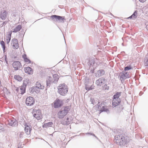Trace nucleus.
Masks as SVG:
<instances>
[{"label":"nucleus","instance_id":"f257e3e1","mask_svg":"<svg viewBox=\"0 0 148 148\" xmlns=\"http://www.w3.org/2000/svg\"><path fill=\"white\" fill-rule=\"evenodd\" d=\"M115 142L120 146H124L127 143L125 137L122 135H117L114 137Z\"/></svg>","mask_w":148,"mask_h":148},{"label":"nucleus","instance_id":"f03ea898","mask_svg":"<svg viewBox=\"0 0 148 148\" xmlns=\"http://www.w3.org/2000/svg\"><path fill=\"white\" fill-rule=\"evenodd\" d=\"M58 92L62 96H65L68 91V86L64 83L60 84L58 87Z\"/></svg>","mask_w":148,"mask_h":148},{"label":"nucleus","instance_id":"7ed1b4c3","mask_svg":"<svg viewBox=\"0 0 148 148\" xmlns=\"http://www.w3.org/2000/svg\"><path fill=\"white\" fill-rule=\"evenodd\" d=\"M121 92H117L114 95L112 98V107L113 108L118 105L121 101V99L119 97L121 96Z\"/></svg>","mask_w":148,"mask_h":148},{"label":"nucleus","instance_id":"20e7f679","mask_svg":"<svg viewBox=\"0 0 148 148\" xmlns=\"http://www.w3.org/2000/svg\"><path fill=\"white\" fill-rule=\"evenodd\" d=\"M70 110L69 107L67 106L65 107L63 110L62 109L58 113V117L60 119H62L68 113Z\"/></svg>","mask_w":148,"mask_h":148},{"label":"nucleus","instance_id":"39448f33","mask_svg":"<svg viewBox=\"0 0 148 148\" xmlns=\"http://www.w3.org/2000/svg\"><path fill=\"white\" fill-rule=\"evenodd\" d=\"M98 109L99 110L100 113L103 112H106L107 113H109L110 111L108 108V107L105 106L103 103H102L98 105Z\"/></svg>","mask_w":148,"mask_h":148},{"label":"nucleus","instance_id":"423d86ee","mask_svg":"<svg viewBox=\"0 0 148 148\" xmlns=\"http://www.w3.org/2000/svg\"><path fill=\"white\" fill-rule=\"evenodd\" d=\"M32 113L34 117L37 120H40L41 119V113L40 110L34 109L33 110Z\"/></svg>","mask_w":148,"mask_h":148},{"label":"nucleus","instance_id":"0eeeda50","mask_svg":"<svg viewBox=\"0 0 148 148\" xmlns=\"http://www.w3.org/2000/svg\"><path fill=\"white\" fill-rule=\"evenodd\" d=\"M35 103V100L34 98L31 97H27L26 100V104L28 106L33 105Z\"/></svg>","mask_w":148,"mask_h":148},{"label":"nucleus","instance_id":"6e6552de","mask_svg":"<svg viewBox=\"0 0 148 148\" xmlns=\"http://www.w3.org/2000/svg\"><path fill=\"white\" fill-rule=\"evenodd\" d=\"M24 125L25 126V130L26 134L28 135H30L32 130L31 125L29 123H25Z\"/></svg>","mask_w":148,"mask_h":148},{"label":"nucleus","instance_id":"1a4fd4ad","mask_svg":"<svg viewBox=\"0 0 148 148\" xmlns=\"http://www.w3.org/2000/svg\"><path fill=\"white\" fill-rule=\"evenodd\" d=\"M11 42V45L14 48L16 49L18 48L19 47L18 44V40L16 39H12Z\"/></svg>","mask_w":148,"mask_h":148},{"label":"nucleus","instance_id":"9d476101","mask_svg":"<svg viewBox=\"0 0 148 148\" xmlns=\"http://www.w3.org/2000/svg\"><path fill=\"white\" fill-rule=\"evenodd\" d=\"M64 104V101L63 100L60 99L58 98L56 99V108H60L62 107Z\"/></svg>","mask_w":148,"mask_h":148},{"label":"nucleus","instance_id":"9b49d317","mask_svg":"<svg viewBox=\"0 0 148 148\" xmlns=\"http://www.w3.org/2000/svg\"><path fill=\"white\" fill-rule=\"evenodd\" d=\"M7 12L6 11L3 10L0 13V18L3 20H5L7 16Z\"/></svg>","mask_w":148,"mask_h":148},{"label":"nucleus","instance_id":"f8f14e48","mask_svg":"<svg viewBox=\"0 0 148 148\" xmlns=\"http://www.w3.org/2000/svg\"><path fill=\"white\" fill-rule=\"evenodd\" d=\"M105 81H106V80L104 77H102L96 81V84L97 86H101L102 84L104 83Z\"/></svg>","mask_w":148,"mask_h":148},{"label":"nucleus","instance_id":"ddd939ff","mask_svg":"<svg viewBox=\"0 0 148 148\" xmlns=\"http://www.w3.org/2000/svg\"><path fill=\"white\" fill-rule=\"evenodd\" d=\"M16 90L18 94L23 95L25 92V87H22V86H21V87L17 88Z\"/></svg>","mask_w":148,"mask_h":148},{"label":"nucleus","instance_id":"4468645a","mask_svg":"<svg viewBox=\"0 0 148 148\" xmlns=\"http://www.w3.org/2000/svg\"><path fill=\"white\" fill-rule=\"evenodd\" d=\"M105 74V71L103 69H100L95 73V76L96 77H99L103 76Z\"/></svg>","mask_w":148,"mask_h":148},{"label":"nucleus","instance_id":"2eb2a0df","mask_svg":"<svg viewBox=\"0 0 148 148\" xmlns=\"http://www.w3.org/2000/svg\"><path fill=\"white\" fill-rule=\"evenodd\" d=\"M21 65V64L19 61H15L12 64V66L14 68L15 70H17Z\"/></svg>","mask_w":148,"mask_h":148},{"label":"nucleus","instance_id":"dca6fc26","mask_svg":"<svg viewBox=\"0 0 148 148\" xmlns=\"http://www.w3.org/2000/svg\"><path fill=\"white\" fill-rule=\"evenodd\" d=\"M65 20L64 16H61L56 15V22L64 23Z\"/></svg>","mask_w":148,"mask_h":148},{"label":"nucleus","instance_id":"f3484780","mask_svg":"<svg viewBox=\"0 0 148 148\" xmlns=\"http://www.w3.org/2000/svg\"><path fill=\"white\" fill-rule=\"evenodd\" d=\"M9 124L12 126H15L18 125L17 121L15 120H10L9 121Z\"/></svg>","mask_w":148,"mask_h":148},{"label":"nucleus","instance_id":"a211bd4d","mask_svg":"<svg viewBox=\"0 0 148 148\" xmlns=\"http://www.w3.org/2000/svg\"><path fill=\"white\" fill-rule=\"evenodd\" d=\"M25 73L28 74H32L33 72L32 69L29 67H26L25 69Z\"/></svg>","mask_w":148,"mask_h":148},{"label":"nucleus","instance_id":"6ab92c4d","mask_svg":"<svg viewBox=\"0 0 148 148\" xmlns=\"http://www.w3.org/2000/svg\"><path fill=\"white\" fill-rule=\"evenodd\" d=\"M52 81V78L51 77L49 76L46 80L47 87H49Z\"/></svg>","mask_w":148,"mask_h":148},{"label":"nucleus","instance_id":"aec40b11","mask_svg":"<svg viewBox=\"0 0 148 148\" xmlns=\"http://www.w3.org/2000/svg\"><path fill=\"white\" fill-rule=\"evenodd\" d=\"M22 27L21 25H19L17 26L14 29L12 30V32L14 33H16L20 31Z\"/></svg>","mask_w":148,"mask_h":148},{"label":"nucleus","instance_id":"412c9836","mask_svg":"<svg viewBox=\"0 0 148 148\" xmlns=\"http://www.w3.org/2000/svg\"><path fill=\"white\" fill-rule=\"evenodd\" d=\"M61 123L64 125H67L70 124V122L69 121V118L67 117L66 120H63L61 121Z\"/></svg>","mask_w":148,"mask_h":148},{"label":"nucleus","instance_id":"4be33fe9","mask_svg":"<svg viewBox=\"0 0 148 148\" xmlns=\"http://www.w3.org/2000/svg\"><path fill=\"white\" fill-rule=\"evenodd\" d=\"M36 86L39 89H43L44 88L45 86L43 85H41L39 82H37L36 84Z\"/></svg>","mask_w":148,"mask_h":148},{"label":"nucleus","instance_id":"5701e85b","mask_svg":"<svg viewBox=\"0 0 148 148\" xmlns=\"http://www.w3.org/2000/svg\"><path fill=\"white\" fill-rule=\"evenodd\" d=\"M53 123L52 122H49L47 123H45L43 125V127L44 128H47L52 126Z\"/></svg>","mask_w":148,"mask_h":148},{"label":"nucleus","instance_id":"b1692460","mask_svg":"<svg viewBox=\"0 0 148 148\" xmlns=\"http://www.w3.org/2000/svg\"><path fill=\"white\" fill-rule=\"evenodd\" d=\"M120 79L122 82L123 80L124 81L126 78L129 77H127V76H125V75L124 74H123L122 73H121V74L120 75Z\"/></svg>","mask_w":148,"mask_h":148},{"label":"nucleus","instance_id":"393cba45","mask_svg":"<svg viewBox=\"0 0 148 148\" xmlns=\"http://www.w3.org/2000/svg\"><path fill=\"white\" fill-rule=\"evenodd\" d=\"M14 78L15 79L19 82L21 81L22 80V78L19 75H15Z\"/></svg>","mask_w":148,"mask_h":148},{"label":"nucleus","instance_id":"a878e982","mask_svg":"<svg viewBox=\"0 0 148 148\" xmlns=\"http://www.w3.org/2000/svg\"><path fill=\"white\" fill-rule=\"evenodd\" d=\"M11 33L9 34H8L7 38L6 39V42L7 44H8L9 43L11 40Z\"/></svg>","mask_w":148,"mask_h":148},{"label":"nucleus","instance_id":"bb28decb","mask_svg":"<svg viewBox=\"0 0 148 148\" xmlns=\"http://www.w3.org/2000/svg\"><path fill=\"white\" fill-rule=\"evenodd\" d=\"M1 45L2 47L3 48L4 52H5V46L4 42L3 40L1 41Z\"/></svg>","mask_w":148,"mask_h":148},{"label":"nucleus","instance_id":"cd10ccee","mask_svg":"<svg viewBox=\"0 0 148 148\" xmlns=\"http://www.w3.org/2000/svg\"><path fill=\"white\" fill-rule=\"evenodd\" d=\"M33 89L34 90V92H36V93H38L39 92V89L36 86L33 87Z\"/></svg>","mask_w":148,"mask_h":148},{"label":"nucleus","instance_id":"c85d7f7f","mask_svg":"<svg viewBox=\"0 0 148 148\" xmlns=\"http://www.w3.org/2000/svg\"><path fill=\"white\" fill-rule=\"evenodd\" d=\"M24 134V133L23 132H20L18 134V137L20 138H23V135Z\"/></svg>","mask_w":148,"mask_h":148},{"label":"nucleus","instance_id":"c756f323","mask_svg":"<svg viewBox=\"0 0 148 148\" xmlns=\"http://www.w3.org/2000/svg\"><path fill=\"white\" fill-rule=\"evenodd\" d=\"M132 69V68L131 65L127 66L125 67L124 70L125 71H128Z\"/></svg>","mask_w":148,"mask_h":148},{"label":"nucleus","instance_id":"7c9ffc66","mask_svg":"<svg viewBox=\"0 0 148 148\" xmlns=\"http://www.w3.org/2000/svg\"><path fill=\"white\" fill-rule=\"evenodd\" d=\"M93 88H94V86H91L90 87L86 86L85 87V89L88 91L92 90Z\"/></svg>","mask_w":148,"mask_h":148},{"label":"nucleus","instance_id":"2f4dec72","mask_svg":"<svg viewBox=\"0 0 148 148\" xmlns=\"http://www.w3.org/2000/svg\"><path fill=\"white\" fill-rule=\"evenodd\" d=\"M103 89H104L105 90H108L109 89V87L106 84H105L103 86Z\"/></svg>","mask_w":148,"mask_h":148},{"label":"nucleus","instance_id":"473e14b6","mask_svg":"<svg viewBox=\"0 0 148 148\" xmlns=\"http://www.w3.org/2000/svg\"><path fill=\"white\" fill-rule=\"evenodd\" d=\"M24 60L25 62L27 63H30L32 62L31 61L27 58H25Z\"/></svg>","mask_w":148,"mask_h":148},{"label":"nucleus","instance_id":"72a5a7b5","mask_svg":"<svg viewBox=\"0 0 148 148\" xmlns=\"http://www.w3.org/2000/svg\"><path fill=\"white\" fill-rule=\"evenodd\" d=\"M137 11H135L133 13V14L132 15V16H133V18H136V15L137 14Z\"/></svg>","mask_w":148,"mask_h":148},{"label":"nucleus","instance_id":"f704fd0d","mask_svg":"<svg viewBox=\"0 0 148 148\" xmlns=\"http://www.w3.org/2000/svg\"><path fill=\"white\" fill-rule=\"evenodd\" d=\"M45 18L49 19L50 18L51 19H53L54 18H56V15H52L50 17H46Z\"/></svg>","mask_w":148,"mask_h":148},{"label":"nucleus","instance_id":"c9c22d12","mask_svg":"<svg viewBox=\"0 0 148 148\" xmlns=\"http://www.w3.org/2000/svg\"><path fill=\"white\" fill-rule=\"evenodd\" d=\"M123 109V107L121 106V107H120L119 109H118L117 112L118 113H119L121 112Z\"/></svg>","mask_w":148,"mask_h":148},{"label":"nucleus","instance_id":"e433bc0d","mask_svg":"<svg viewBox=\"0 0 148 148\" xmlns=\"http://www.w3.org/2000/svg\"><path fill=\"white\" fill-rule=\"evenodd\" d=\"M90 63L91 65H92V64H94L95 63V60L94 59H92L90 61Z\"/></svg>","mask_w":148,"mask_h":148},{"label":"nucleus","instance_id":"4c0bfd02","mask_svg":"<svg viewBox=\"0 0 148 148\" xmlns=\"http://www.w3.org/2000/svg\"><path fill=\"white\" fill-rule=\"evenodd\" d=\"M90 101L91 102V103L93 104V105L95 104V99L93 98H91L90 99Z\"/></svg>","mask_w":148,"mask_h":148},{"label":"nucleus","instance_id":"58836bf2","mask_svg":"<svg viewBox=\"0 0 148 148\" xmlns=\"http://www.w3.org/2000/svg\"><path fill=\"white\" fill-rule=\"evenodd\" d=\"M122 72L123 74H124L125 75V76H127V77H128L127 76L129 74L128 72H126L125 71H123Z\"/></svg>","mask_w":148,"mask_h":148},{"label":"nucleus","instance_id":"ea45409f","mask_svg":"<svg viewBox=\"0 0 148 148\" xmlns=\"http://www.w3.org/2000/svg\"><path fill=\"white\" fill-rule=\"evenodd\" d=\"M145 66L148 67V59L145 62Z\"/></svg>","mask_w":148,"mask_h":148},{"label":"nucleus","instance_id":"a19ab883","mask_svg":"<svg viewBox=\"0 0 148 148\" xmlns=\"http://www.w3.org/2000/svg\"><path fill=\"white\" fill-rule=\"evenodd\" d=\"M27 84L26 83L24 82L23 83V86L22 87H25V88L27 86Z\"/></svg>","mask_w":148,"mask_h":148},{"label":"nucleus","instance_id":"79ce46f5","mask_svg":"<svg viewBox=\"0 0 148 148\" xmlns=\"http://www.w3.org/2000/svg\"><path fill=\"white\" fill-rule=\"evenodd\" d=\"M86 134H90V135H92V136H95L97 138V137L93 134L88 133H86Z\"/></svg>","mask_w":148,"mask_h":148},{"label":"nucleus","instance_id":"37998d69","mask_svg":"<svg viewBox=\"0 0 148 148\" xmlns=\"http://www.w3.org/2000/svg\"><path fill=\"white\" fill-rule=\"evenodd\" d=\"M34 89H33V87H32L30 89V90L31 92H32V93H33V92H34Z\"/></svg>","mask_w":148,"mask_h":148},{"label":"nucleus","instance_id":"c03bdc74","mask_svg":"<svg viewBox=\"0 0 148 148\" xmlns=\"http://www.w3.org/2000/svg\"><path fill=\"white\" fill-rule=\"evenodd\" d=\"M23 58L24 60L25 59V58H27V56L26 54H24L23 56Z\"/></svg>","mask_w":148,"mask_h":148},{"label":"nucleus","instance_id":"a18cd8bd","mask_svg":"<svg viewBox=\"0 0 148 148\" xmlns=\"http://www.w3.org/2000/svg\"><path fill=\"white\" fill-rule=\"evenodd\" d=\"M53 107L54 108H56V101H54L53 102Z\"/></svg>","mask_w":148,"mask_h":148},{"label":"nucleus","instance_id":"49530a36","mask_svg":"<svg viewBox=\"0 0 148 148\" xmlns=\"http://www.w3.org/2000/svg\"><path fill=\"white\" fill-rule=\"evenodd\" d=\"M139 1L141 2H145L146 0H139Z\"/></svg>","mask_w":148,"mask_h":148},{"label":"nucleus","instance_id":"de8ad7c7","mask_svg":"<svg viewBox=\"0 0 148 148\" xmlns=\"http://www.w3.org/2000/svg\"><path fill=\"white\" fill-rule=\"evenodd\" d=\"M54 68V67H53L52 70H51V72L52 73H53L54 72V70H53V69Z\"/></svg>","mask_w":148,"mask_h":148},{"label":"nucleus","instance_id":"09e8293b","mask_svg":"<svg viewBox=\"0 0 148 148\" xmlns=\"http://www.w3.org/2000/svg\"><path fill=\"white\" fill-rule=\"evenodd\" d=\"M143 93V92L142 91H140L139 93V95H142Z\"/></svg>","mask_w":148,"mask_h":148},{"label":"nucleus","instance_id":"8fccbe9b","mask_svg":"<svg viewBox=\"0 0 148 148\" xmlns=\"http://www.w3.org/2000/svg\"><path fill=\"white\" fill-rule=\"evenodd\" d=\"M133 16H132V15L131 16H130L128 18H133Z\"/></svg>","mask_w":148,"mask_h":148},{"label":"nucleus","instance_id":"3c124183","mask_svg":"<svg viewBox=\"0 0 148 148\" xmlns=\"http://www.w3.org/2000/svg\"><path fill=\"white\" fill-rule=\"evenodd\" d=\"M94 69H93L92 70H91V71H92V73H94Z\"/></svg>","mask_w":148,"mask_h":148},{"label":"nucleus","instance_id":"603ef678","mask_svg":"<svg viewBox=\"0 0 148 148\" xmlns=\"http://www.w3.org/2000/svg\"><path fill=\"white\" fill-rule=\"evenodd\" d=\"M5 22H3L2 23V26L5 25Z\"/></svg>","mask_w":148,"mask_h":148},{"label":"nucleus","instance_id":"864d4df0","mask_svg":"<svg viewBox=\"0 0 148 148\" xmlns=\"http://www.w3.org/2000/svg\"><path fill=\"white\" fill-rule=\"evenodd\" d=\"M5 61L7 63H8V61H7V59H5Z\"/></svg>","mask_w":148,"mask_h":148},{"label":"nucleus","instance_id":"5fc2aeb1","mask_svg":"<svg viewBox=\"0 0 148 148\" xmlns=\"http://www.w3.org/2000/svg\"><path fill=\"white\" fill-rule=\"evenodd\" d=\"M56 76V74H53V77L54 78V77Z\"/></svg>","mask_w":148,"mask_h":148},{"label":"nucleus","instance_id":"6e6d98bb","mask_svg":"<svg viewBox=\"0 0 148 148\" xmlns=\"http://www.w3.org/2000/svg\"><path fill=\"white\" fill-rule=\"evenodd\" d=\"M18 148H21V146L20 145V146H18Z\"/></svg>","mask_w":148,"mask_h":148},{"label":"nucleus","instance_id":"4d7b16f0","mask_svg":"<svg viewBox=\"0 0 148 148\" xmlns=\"http://www.w3.org/2000/svg\"><path fill=\"white\" fill-rule=\"evenodd\" d=\"M5 59H7V56H6V55H5Z\"/></svg>","mask_w":148,"mask_h":148},{"label":"nucleus","instance_id":"13d9d810","mask_svg":"<svg viewBox=\"0 0 148 148\" xmlns=\"http://www.w3.org/2000/svg\"><path fill=\"white\" fill-rule=\"evenodd\" d=\"M1 84V82L0 81V85Z\"/></svg>","mask_w":148,"mask_h":148},{"label":"nucleus","instance_id":"bf43d9fd","mask_svg":"<svg viewBox=\"0 0 148 148\" xmlns=\"http://www.w3.org/2000/svg\"><path fill=\"white\" fill-rule=\"evenodd\" d=\"M147 54H148V59H148V53Z\"/></svg>","mask_w":148,"mask_h":148}]
</instances>
